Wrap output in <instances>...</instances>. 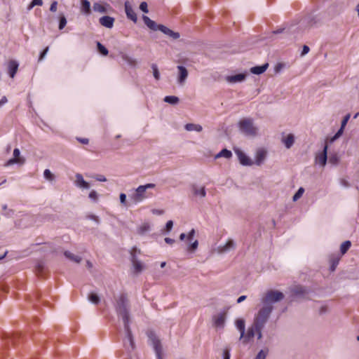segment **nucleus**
I'll return each instance as SVG.
<instances>
[{"instance_id":"9d476101","label":"nucleus","mask_w":359,"mask_h":359,"mask_svg":"<svg viewBox=\"0 0 359 359\" xmlns=\"http://www.w3.org/2000/svg\"><path fill=\"white\" fill-rule=\"evenodd\" d=\"M99 22L101 25L107 28H112L114 23V18L108 15L100 18Z\"/></svg>"},{"instance_id":"13d9d810","label":"nucleus","mask_w":359,"mask_h":359,"mask_svg":"<svg viewBox=\"0 0 359 359\" xmlns=\"http://www.w3.org/2000/svg\"><path fill=\"white\" fill-rule=\"evenodd\" d=\"M195 233H196V232H195V230H194V229H191V230L189 231V234H188V236H187V238H188V240H189V241H191L193 239V238H194V236H195Z\"/></svg>"},{"instance_id":"8fccbe9b","label":"nucleus","mask_w":359,"mask_h":359,"mask_svg":"<svg viewBox=\"0 0 359 359\" xmlns=\"http://www.w3.org/2000/svg\"><path fill=\"white\" fill-rule=\"evenodd\" d=\"M89 198L94 201H96L97 200V194L95 191L93 190L89 194Z\"/></svg>"},{"instance_id":"ea45409f","label":"nucleus","mask_w":359,"mask_h":359,"mask_svg":"<svg viewBox=\"0 0 359 359\" xmlns=\"http://www.w3.org/2000/svg\"><path fill=\"white\" fill-rule=\"evenodd\" d=\"M304 192V189L302 187H300L298 191L296 192V194L293 196V201H297L299 198H300L303 194Z\"/></svg>"},{"instance_id":"20e7f679","label":"nucleus","mask_w":359,"mask_h":359,"mask_svg":"<svg viewBox=\"0 0 359 359\" xmlns=\"http://www.w3.org/2000/svg\"><path fill=\"white\" fill-rule=\"evenodd\" d=\"M238 125L241 131L246 135L255 136L257 135V128L254 126L252 119L244 118L240 121Z\"/></svg>"},{"instance_id":"338daca9","label":"nucleus","mask_w":359,"mask_h":359,"mask_svg":"<svg viewBox=\"0 0 359 359\" xmlns=\"http://www.w3.org/2000/svg\"><path fill=\"white\" fill-rule=\"evenodd\" d=\"M339 261L335 260L333 262L332 266H331V270L334 271L336 266L338 264Z\"/></svg>"},{"instance_id":"774afa93","label":"nucleus","mask_w":359,"mask_h":359,"mask_svg":"<svg viewBox=\"0 0 359 359\" xmlns=\"http://www.w3.org/2000/svg\"><path fill=\"white\" fill-rule=\"evenodd\" d=\"M43 270V266L40 264L38 265L37 266V271L38 273H41Z\"/></svg>"},{"instance_id":"b1692460","label":"nucleus","mask_w":359,"mask_h":359,"mask_svg":"<svg viewBox=\"0 0 359 359\" xmlns=\"http://www.w3.org/2000/svg\"><path fill=\"white\" fill-rule=\"evenodd\" d=\"M184 128L187 131L195 130L197 132H201L203 130V128L201 125L194 123H187L185 125Z\"/></svg>"},{"instance_id":"6e6552de","label":"nucleus","mask_w":359,"mask_h":359,"mask_svg":"<svg viewBox=\"0 0 359 359\" xmlns=\"http://www.w3.org/2000/svg\"><path fill=\"white\" fill-rule=\"evenodd\" d=\"M25 160L20 157V151L18 149H15L13 150V158H11L8 161L6 165H13L14 163H20L22 164L24 163Z\"/></svg>"},{"instance_id":"39448f33","label":"nucleus","mask_w":359,"mask_h":359,"mask_svg":"<svg viewBox=\"0 0 359 359\" xmlns=\"http://www.w3.org/2000/svg\"><path fill=\"white\" fill-rule=\"evenodd\" d=\"M284 298V294L277 290H269L265 296L262 298V302L264 305L269 304V303L276 302L282 300Z\"/></svg>"},{"instance_id":"de8ad7c7","label":"nucleus","mask_w":359,"mask_h":359,"mask_svg":"<svg viewBox=\"0 0 359 359\" xmlns=\"http://www.w3.org/2000/svg\"><path fill=\"white\" fill-rule=\"evenodd\" d=\"M344 128L341 127L340 129L337 131V133L334 135V137L331 139V142L334 141L337 138H339L341 134L343 133Z\"/></svg>"},{"instance_id":"412c9836","label":"nucleus","mask_w":359,"mask_h":359,"mask_svg":"<svg viewBox=\"0 0 359 359\" xmlns=\"http://www.w3.org/2000/svg\"><path fill=\"white\" fill-rule=\"evenodd\" d=\"M268 63H266L263 65H261V66H256V67H253L250 69V72L251 73L254 74H261L262 73H264L266 69L268 68Z\"/></svg>"},{"instance_id":"9b49d317","label":"nucleus","mask_w":359,"mask_h":359,"mask_svg":"<svg viewBox=\"0 0 359 359\" xmlns=\"http://www.w3.org/2000/svg\"><path fill=\"white\" fill-rule=\"evenodd\" d=\"M161 31L165 34L172 37L174 39H177L180 37V34L178 32H175L169 28L166 27L164 25H158V29Z\"/></svg>"},{"instance_id":"72a5a7b5","label":"nucleus","mask_w":359,"mask_h":359,"mask_svg":"<svg viewBox=\"0 0 359 359\" xmlns=\"http://www.w3.org/2000/svg\"><path fill=\"white\" fill-rule=\"evenodd\" d=\"M339 158L336 153L330 154L328 158L329 163L333 165H336L339 163Z\"/></svg>"},{"instance_id":"a878e982","label":"nucleus","mask_w":359,"mask_h":359,"mask_svg":"<svg viewBox=\"0 0 359 359\" xmlns=\"http://www.w3.org/2000/svg\"><path fill=\"white\" fill-rule=\"evenodd\" d=\"M283 142L286 148L290 149L294 142V137L293 135L289 134L283 140Z\"/></svg>"},{"instance_id":"58836bf2","label":"nucleus","mask_w":359,"mask_h":359,"mask_svg":"<svg viewBox=\"0 0 359 359\" xmlns=\"http://www.w3.org/2000/svg\"><path fill=\"white\" fill-rule=\"evenodd\" d=\"M97 49L99 52L103 55H107L108 54V50L100 42L97 43Z\"/></svg>"},{"instance_id":"a18cd8bd","label":"nucleus","mask_w":359,"mask_h":359,"mask_svg":"<svg viewBox=\"0 0 359 359\" xmlns=\"http://www.w3.org/2000/svg\"><path fill=\"white\" fill-rule=\"evenodd\" d=\"M140 8L141 11H142L145 13H147L149 12L148 6H147V2H145V1H143L140 4Z\"/></svg>"},{"instance_id":"c9c22d12","label":"nucleus","mask_w":359,"mask_h":359,"mask_svg":"<svg viewBox=\"0 0 359 359\" xmlns=\"http://www.w3.org/2000/svg\"><path fill=\"white\" fill-rule=\"evenodd\" d=\"M164 101L165 102L175 104L179 102V98L176 96H165Z\"/></svg>"},{"instance_id":"09e8293b","label":"nucleus","mask_w":359,"mask_h":359,"mask_svg":"<svg viewBox=\"0 0 359 359\" xmlns=\"http://www.w3.org/2000/svg\"><path fill=\"white\" fill-rule=\"evenodd\" d=\"M48 50H49V47L47 46L40 54L39 55V62L41 61L46 56V55L47 54V53L48 52Z\"/></svg>"},{"instance_id":"680f3d73","label":"nucleus","mask_w":359,"mask_h":359,"mask_svg":"<svg viewBox=\"0 0 359 359\" xmlns=\"http://www.w3.org/2000/svg\"><path fill=\"white\" fill-rule=\"evenodd\" d=\"M77 140L82 144H87L89 142L88 139L87 138H77Z\"/></svg>"},{"instance_id":"5fc2aeb1","label":"nucleus","mask_w":359,"mask_h":359,"mask_svg":"<svg viewBox=\"0 0 359 359\" xmlns=\"http://www.w3.org/2000/svg\"><path fill=\"white\" fill-rule=\"evenodd\" d=\"M120 201L123 205H126V195L123 193L120 194Z\"/></svg>"},{"instance_id":"e2e57ef3","label":"nucleus","mask_w":359,"mask_h":359,"mask_svg":"<svg viewBox=\"0 0 359 359\" xmlns=\"http://www.w3.org/2000/svg\"><path fill=\"white\" fill-rule=\"evenodd\" d=\"M8 102V100L6 98V96H4L1 97V99L0 100V107L4 105V104H6V102Z\"/></svg>"},{"instance_id":"864d4df0","label":"nucleus","mask_w":359,"mask_h":359,"mask_svg":"<svg viewBox=\"0 0 359 359\" xmlns=\"http://www.w3.org/2000/svg\"><path fill=\"white\" fill-rule=\"evenodd\" d=\"M223 359H230V351L228 348H225L223 351Z\"/></svg>"},{"instance_id":"0eeeda50","label":"nucleus","mask_w":359,"mask_h":359,"mask_svg":"<svg viewBox=\"0 0 359 359\" xmlns=\"http://www.w3.org/2000/svg\"><path fill=\"white\" fill-rule=\"evenodd\" d=\"M327 144H325L322 152L317 154L316 156L315 161L320 166H325L327 161Z\"/></svg>"},{"instance_id":"2eb2a0df","label":"nucleus","mask_w":359,"mask_h":359,"mask_svg":"<svg viewBox=\"0 0 359 359\" xmlns=\"http://www.w3.org/2000/svg\"><path fill=\"white\" fill-rule=\"evenodd\" d=\"M245 77H246L245 74H238L236 75L226 76V80L229 83H234L241 82V81H244L245 79Z\"/></svg>"},{"instance_id":"f704fd0d","label":"nucleus","mask_w":359,"mask_h":359,"mask_svg":"<svg viewBox=\"0 0 359 359\" xmlns=\"http://www.w3.org/2000/svg\"><path fill=\"white\" fill-rule=\"evenodd\" d=\"M224 316L219 314L215 318V325L217 327L222 326L224 323Z\"/></svg>"},{"instance_id":"4d7b16f0","label":"nucleus","mask_w":359,"mask_h":359,"mask_svg":"<svg viewBox=\"0 0 359 359\" xmlns=\"http://www.w3.org/2000/svg\"><path fill=\"white\" fill-rule=\"evenodd\" d=\"M349 118H350V115H349V114H347V115L344 118V119H343V120H342V121H341V127H342V128H344V127H345V126L346 125V123H347V122H348V121Z\"/></svg>"},{"instance_id":"ddd939ff","label":"nucleus","mask_w":359,"mask_h":359,"mask_svg":"<svg viewBox=\"0 0 359 359\" xmlns=\"http://www.w3.org/2000/svg\"><path fill=\"white\" fill-rule=\"evenodd\" d=\"M240 163L243 165H251L252 164L251 160L243 151H236Z\"/></svg>"},{"instance_id":"f257e3e1","label":"nucleus","mask_w":359,"mask_h":359,"mask_svg":"<svg viewBox=\"0 0 359 359\" xmlns=\"http://www.w3.org/2000/svg\"><path fill=\"white\" fill-rule=\"evenodd\" d=\"M116 311L117 313L122 317L124 328L126 332V340L124 345L126 348H130L131 350L135 348V342L130 329V316L128 310V298L126 294H121L116 299Z\"/></svg>"},{"instance_id":"0e129e2a","label":"nucleus","mask_w":359,"mask_h":359,"mask_svg":"<svg viewBox=\"0 0 359 359\" xmlns=\"http://www.w3.org/2000/svg\"><path fill=\"white\" fill-rule=\"evenodd\" d=\"M165 242L168 244L172 245L175 243V240L170 238H165Z\"/></svg>"},{"instance_id":"c756f323","label":"nucleus","mask_w":359,"mask_h":359,"mask_svg":"<svg viewBox=\"0 0 359 359\" xmlns=\"http://www.w3.org/2000/svg\"><path fill=\"white\" fill-rule=\"evenodd\" d=\"M234 247V242L232 240H229L224 245L220 247V251L226 252L230 250L231 249H233Z\"/></svg>"},{"instance_id":"dca6fc26","label":"nucleus","mask_w":359,"mask_h":359,"mask_svg":"<svg viewBox=\"0 0 359 359\" xmlns=\"http://www.w3.org/2000/svg\"><path fill=\"white\" fill-rule=\"evenodd\" d=\"M18 63L15 60H11L8 64V74L11 78H13L18 69Z\"/></svg>"},{"instance_id":"69168bd1","label":"nucleus","mask_w":359,"mask_h":359,"mask_svg":"<svg viewBox=\"0 0 359 359\" xmlns=\"http://www.w3.org/2000/svg\"><path fill=\"white\" fill-rule=\"evenodd\" d=\"M246 296L245 295H242L241 297H238V299H237V303H241L242 302H243L245 299H246Z\"/></svg>"},{"instance_id":"6e6d98bb","label":"nucleus","mask_w":359,"mask_h":359,"mask_svg":"<svg viewBox=\"0 0 359 359\" xmlns=\"http://www.w3.org/2000/svg\"><path fill=\"white\" fill-rule=\"evenodd\" d=\"M172 226H173V222L172 220H169L166 223V225H165V229L167 231H170L172 228Z\"/></svg>"},{"instance_id":"473e14b6","label":"nucleus","mask_w":359,"mask_h":359,"mask_svg":"<svg viewBox=\"0 0 359 359\" xmlns=\"http://www.w3.org/2000/svg\"><path fill=\"white\" fill-rule=\"evenodd\" d=\"M193 191L194 195L200 196L201 197H205L206 195V191L205 187H201V189H198L196 187H194Z\"/></svg>"},{"instance_id":"4c0bfd02","label":"nucleus","mask_w":359,"mask_h":359,"mask_svg":"<svg viewBox=\"0 0 359 359\" xmlns=\"http://www.w3.org/2000/svg\"><path fill=\"white\" fill-rule=\"evenodd\" d=\"M88 299L93 304H97L100 302V297L95 293H90Z\"/></svg>"},{"instance_id":"4be33fe9","label":"nucleus","mask_w":359,"mask_h":359,"mask_svg":"<svg viewBox=\"0 0 359 359\" xmlns=\"http://www.w3.org/2000/svg\"><path fill=\"white\" fill-rule=\"evenodd\" d=\"M81 11L86 15L90 13V4L88 0H81Z\"/></svg>"},{"instance_id":"a211bd4d","label":"nucleus","mask_w":359,"mask_h":359,"mask_svg":"<svg viewBox=\"0 0 359 359\" xmlns=\"http://www.w3.org/2000/svg\"><path fill=\"white\" fill-rule=\"evenodd\" d=\"M76 184L84 189H88L90 187L89 184L83 180L81 174L76 175Z\"/></svg>"},{"instance_id":"cd10ccee","label":"nucleus","mask_w":359,"mask_h":359,"mask_svg":"<svg viewBox=\"0 0 359 359\" xmlns=\"http://www.w3.org/2000/svg\"><path fill=\"white\" fill-rule=\"evenodd\" d=\"M93 8L94 11L98 12L100 13H106L107 12L105 6L100 3H94L93 6Z\"/></svg>"},{"instance_id":"3c124183","label":"nucleus","mask_w":359,"mask_h":359,"mask_svg":"<svg viewBox=\"0 0 359 359\" xmlns=\"http://www.w3.org/2000/svg\"><path fill=\"white\" fill-rule=\"evenodd\" d=\"M57 8V2L56 1H54L51 3L50 6V11L51 12H56Z\"/></svg>"},{"instance_id":"e433bc0d","label":"nucleus","mask_w":359,"mask_h":359,"mask_svg":"<svg viewBox=\"0 0 359 359\" xmlns=\"http://www.w3.org/2000/svg\"><path fill=\"white\" fill-rule=\"evenodd\" d=\"M123 59L125 62H126L129 65L132 67H135L137 64V61L134 58L130 57L128 55H123Z\"/></svg>"},{"instance_id":"423d86ee","label":"nucleus","mask_w":359,"mask_h":359,"mask_svg":"<svg viewBox=\"0 0 359 359\" xmlns=\"http://www.w3.org/2000/svg\"><path fill=\"white\" fill-rule=\"evenodd\" d=\"M149 339L154 348L157 359H163L162 358V346L160 340L153 333L150 332L148 334Z\"/></svg>"},{"instance_id":"aec40b11","label":"nucleus","mask_w":359,"mask_h":359,"mask_svg":"<svg viewBox=\"0 0 359 359\" xmlns=\"http://www.w3.org/2000/svg\"><path fill=\"white\" fill-rule=\"evenodd\" d=\"M292 294L293 297H302L306 294V290L302 286H295L292 290Z\"/></svg>"},{"instance_id":"052dcab7","label":"nucleus","mask_w":359,"mask_h":359,"mask_svg":"<svg viewBox=\"0 0 359 359\" xmlns=\"http://www.w3.org/2000/svg\"><path fill=\"white\" fill-rule=\"evenodd\" d=\"M309 46H307L304 45V46H303V50H302V55H305V54L308 53H309Z\"/></svg>"},{"instance_id":"2f4dec72","label":"nucleus","mask_w":359,"mask_h":359,"mask_svg":"<svg viewBox=\"0 0 359 359\" xmlns=\"http://www.w3.org/2000/svg\"><path fill=\"white\" fill-rule=\"evenodd\" d=\"M351 246V243L349 241H346L341 243L340 246V251L342 255H344Z\"/></svg>"},{"instance_id":"c85d7f7f","label":"nucleus","mask_w":359,"mask_h":359,"mask_svg":"<svg viewBox=\"0 0 359 359\" xmlns=\"http://www.w3.org/2000/svg\"><path fill=\"white\" fill-rule=\"evenodd\" d=\"M231 156H232V153L231 151H229L226 149H224L215 156V158H218L224 157L226 158H230L231 157Z\"/></svg>"},{"instance_id":"c03bdc74","label":"nucleus","mask_w":359,"mask_h":359,"mask_svg":"<svg viewBox=\"0 0 359 359\" xmlns=\"http://www.w3.org/2000/svg\"><path fill=\"white\" fill-rule=\"evenodd\" d=\"M67 25V20L65 16H62L60 18L59 29H62Z\"/></svg>"},{"instance_id":"603ef678","label":"nucleus","mask_w":359,"mask_h":359,"mask_svg":"<svg viewBox=\"0 0 359 359\" xmlns=\"http://www.w3.org/2000/svg\"><path fill=\"white\" fill-rule=\"evenodd\" d=\"M266 356V353H265L263 350H261L257 357L256 359H265Z\"/></svg>"},{"instance_id":"bf43d9fd","label":"nucleus","mask_w":359,"mask_h":359,"mask_svg":"<svg viewBox=\"0 0 359 359\" xmlns=\"http://www.w3.org/2000/svg\"><path fill=\"white\" fill-rule=\"evenodd\" d=\"M95 178L96 179V180L100 181V182H106L107 181L106 177L102 175H98Z\"/></svg>"},{"instance_id":"6ab92c4d","label":"nucleus","mask_w":359,"mask_h":359,"mask_svg":"<svg viewBox=\"0 0 359 359\" xmlns=\"http://www.w3.org/2000/svg\"><path fill=\"white\" fill-rule=\"evenodd\" d=\"M266 156V152L264 149H259L257 151L255 161L256 164L259 165L262 163Z\"/></svg>"},{"instance_id":"7ed1b4c3","label":"nucleus","mask_w":359,"mask_h":359,"mask_svg":"<svg viewBox=\"0 0 359 359\" xmlns=\"http://www.w3.org/2000/svg\"><path fill=\"white\" fill-rule=\"evenodd\" d=\"M156 185L153 183L140 185L136 189L135 193L131 196V198L135 203H140L144 199L153 196L151 193L148 192L147 190L148 189H154Z\"/></svg>"},{"instance_id":"49530a36","label":"nucleus","mask_w":359,"mask_h":359,"mask_svg":"<svg viewBox=\"0 0 359 359\" xmlns=\"http://www.w3.org/2000/svg\"><path fill=\"white\" fill-rule=\"evenodd\" d=\"M198 241L196 240L191 245H189L188 250H189V251L195 250L198 248Z\"/></svg>"},{"instance_id":"393cba45","label":"nucleus","mask_w":359,"mask_h":359,"mask_svg":"<svg viewBox=\"0 0 359 359\" xmlns=\"http://www.w3.org/2000/svg\"><path fill=\"white\" fill-rule=\"evenodd\" d=\"M132 262L136 273H140L142 270L141 262L136 259L135 255L132 252Z\"/></svg>"},{"instance_id":"4468645a","label":"nucleus","mask_w":359,"mask_h":359,"mask_svg":"<svg viewBox=\"0 0 359 359\" xmlns=\"http://www.w3.org/2000/svg\"><path fill=\"white\" fill-rule=\"evenodd\" d=\"M177 69L179 71L178 82L180 84H182L184 83L188 76V71L183 66H177Z\"/></svg>"},{"instance_id":"f8f14e48","label":"nucleus","mask_w":359,"mask_h":359,"mask_svg":"<svg viewBox=\"0 0 359 359\" xmlns=\"http://www.w3.org/2000/svg\"><path fill=\"white\" fill-rule=\"evenodd\" d=\"M255 334H257V327L253 323L251 327L248 330L246 335L244 334V337L242 338L243 343H247L250 339L253 338Z\"/></svg>"},{"instance_id":"a19ab883","label":"nucleus","mask_w":359,"mask_h":359,"mask_svg":"<svg viewBox=\"0 0 359 359\" xmlns=\"http://www.w3.org/2000/svg\"><path fill=\"white\" fill-rule=\"evenodd\" d=\"M44 177L49 180L53 181L54 180L53 174L48 169H46L43 172Z\"/></svg>"},{"instance_id":"bb28decb","label":"nucleus","mask_w":359,"mask_h":359,"mask_svg":"<svg viewBox=\"0 0 359 359\" xmlns=\"http://www.w3.org/2000/svg\"><path fill=\"white\" fill-rule=\"evenodd\" d=\"M150 229V225L147 222H144L138 228H137V233L140 235L144 234L146 232L149 231Z\"/></svg>"},{"instance_id":"f03ea898","label":"nucleus","mask_w":359,"mask_h":359,"mask_svg":"<svg viewBox=\"0 0 359 359\" xmlns=\"http://www.w3.org/2000/svg\"><path fill=\"white\" fill-rule=\"evenodd\" d=\"M273 306L271 304L264 305L258 312L256 316L254 323L257 327V339L262 338V330L264 327L266 322L267 321Z\"/></svg>"},{"instance_id":"79ce46f5","label":"nucleus","mask_w":359,"mask_h":359,"mask_svg":"<svg viewBox=\"0 0 359 359\" xmlns=\"http://www.w3.org/2000/svg\"><path fill=\"white\" fill-rule=\"evenodd\" d=\"M151 68H152V70H153V74H154V78L156 80H159V79H160V73L158 72L157 65H155V64H153L151 65Z\"/></svg>"},{"instance_id":"1a4fd4ad","label":"nucleus","mask_w":359,"mask_h":359,"mask_svg":"<svg viewBox=\"0 0 359 359\" xmlns=\"http://www.w3.org/2000/svg\"><path fill=\"white\" fill-rule=\"evenodd\" d=\"M125 11L127 17L134 22H136L137 20V15L128 1L125 3Z\"/></svg>"},{"instance_id":"37998d69","label":"nucleus","mask_w":359,"mask_h":359,"mask_svg":"<svg viewBox=\"0 0 359 359\" xmlns=\"http://www.w3.org/2000/svg\"><path fill=\"white\" fill-rule=\"evenodd\" d=\"M43 1L42 0H32L31 4H29L28 9H32L35 6H42Z\"/></svg>"},{"instance_id":"5701e85b","label":"nucleus","mask_w":359,"mask_h":359,"mask_svg":"<svg viewBox=\"0 0 359 359\" xmlns=\"http://www.w3.org/2000/svg\"><path fill=\"white\" fill-rule=\"evenodd\" d=\"M236 326L241 332L240 339H242L245 334V321L243 319H237L236 320Z\"/></svg>"},{"instance_id":"f3484780","label":"nucleus","mask_w":359,"mask_h":359,"mask_svg":"<svg viewBox=\"0 0 359 359\" xmlns=\"http://www.w3.org/2000/svg\"><path fill=\"white\" fill-rule=\"evenodd\" d=\"M143 21L145 23V25L151 29L152 30H158V25H156V23L151 20L149 17L146 15H143L142 17Z\"/></svg>"},{"instance_id":"7c9ffc66","label":"nucleus","mask_w":359,"mask_h":359,"mask_svg":"<svg viewBox=\"0 0 359 359\" xmlns=\"http://www.w3.org/2000/svg\"><path fill=\"white\" fill-rule=\"evenodd\" d=\"M65 256L67 258L69 259L70 260L75 262L76 263H79L81 261V258L79 256L75 255L69 251L65 252Z\"/></svg>"}]
</instances>
